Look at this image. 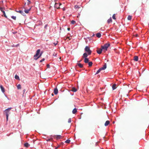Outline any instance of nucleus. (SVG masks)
Listing matches in <instances>:
<instances>
[{"instance_id": "obj_1", "label": "nucleus", "mask_w": 149, "mask_h": 149, "mask_svg": "<svg viewBox=\"0 0 149 149\" xmlns=\"http://www.w3.org/2000/svg\"><path fill=\"white\" fill-rule=\"evenodd\" d=\"M11 109L12 108L11 107L8 108V109H6L4 111V112L6 114L7 121H8V120L9 115L10 113V111Z\"/></svg>"}, {"instance_id": "obj_2", "label": "nucleus", "mask_w": 149, "mask_h": 149, "mask_svg": "<svg viewBox=\"0 0 149 149\" xmlns=\"http://www.w3.org/2000/svg\"><path fill=\"white\" fill-rule=\"evenodd\" d=\"M110 44L109 42L104 44L103 46H101V48L103 49H105L106 51L107 50L108 47L110 46Z\"/></svg>"}, {"instance_id": "obj_3", "label": "nucleus", "mask_w": 149, "mask_h": 149, "mask_svg": "<svg viewBox=\"0 0 149 149\" xmlns=\"http://www.w3.org/2000/svg\"><path fill=\"white\" fill-rule=\"evenodd\" d=\"M85 51L87 52L88 55L91 54L92 51L90 50V48L88 46H86L85 49Z\"/></svg>"}, {"instance_id": "obj_4", "label": "nucleus", "mask_w": 149, "mask_h": 149, "mask_svg": "<svg viewBox=\"0 0 149 149\" xmlns=\"http://www.w3.org/2000/svg\"><path fill=\"white\" fill-rule=\"evenodd\" d=\"M26 3H25V6L24 7V8L25 9L24 12L25 13L27 14V13H29V11L30 10L31 8V7L30 8H29L28 9H27V8L26 7Z\"/></svg>"}, {"instance_id": "obj_5", "label": "nucleus", "mask_w": 149, "mask_h": 149, "mask_svg": "<svg viewBox=\"0 0 149 149\" xmlns=\"http://www.w3.org/2000/svg\"><path fill=\"white\" fill-rule=\"evenodd\" d=\"M61 5V3H55V5H54V7L55 8L58 9L60 8V5Z\"/></svg>"}, {"instance_id": "obj_6", "label": "nucleus", "mask_w": 149, "mask_h": 149, "mask_svg": "<svg viewBox=\"0 0 149 149\" xmlns=\"http://www.w3.org/2000/svg\"><path fill=\"white\" fill-rule=\"evenodd\" d=\"M40 52V49H38L37 51L36 54L34 56V58H36V57L38 56Z\"/></svg>"}, {"instance_id": "obj_7", "label": "nucleus", "mask_w": 149, "mask_h": 149, "mask_svg": "<svg viewBox=\"0 0 149 149\" xmlns=\"http://www.w3.org/2000/svg\"><path fill=\"white\" fill-rule=\"evenodd\" d=\"M54 137L56 138L57 139H58L61 138L62 136L60 135H54Z\"/></svg>"}, {"instance_id": "obj_8", "label": "nucleus", "mask_w": 149, "mask_h": 149, "mask_svg": "<svg viewBox=\"0 0 149 149\" xmlns=\"http://www.w3.org/2000/svg\"><path fill=\"white\" fill-rule=\"evenodd\" d=\"M107 68V64L106 63H105L104 66L102 68H100V69L102 70H105Z\"/></svg>"}, {"instance_id": "obj_9", "label": "nucleus", "mask_w": 149, "mask_h": 149, "mask_svg": "<svg viewBox=\"0 0 149 149\" xmlns=\"http://www.w3.org/2000/svg\"><path fill=\"white\" fill-rule=\"evenodd\" d=\"M58 93V90L57 88H55L54 90V93L55 95H57Z\"/></svg>"}, {"instance_id": "obj_10", "label": "nucleus", "mask_w": 149, "mask_h": 149, "mask_svg": "<svg viewBox=\"0 0 149 149\" xmlns=\"http://www.w3.org/2000/svg\"><path fill=\"white\" fill-rule=\"evenodd\" d=\"M103 49H102V48H101V49H99L98 50H97V53L98 54H100L102 52V50Z\"/></svg>"}, {"instance_id": "obj_11", "label": "nucleus", "mask_w": 149, "mask_h": 149, "mask_svg": "<svg viewBox=\"0 0 149 149\" xmlns=\"http://www.w3.org/2000/svg\"><path fill=\"white\" fill-rule=\"evenodd\" d=\"M110 123V121L109 120H107L105 122V124H104V125L105 126H107V125H108Z\"/></svg>"}, {"instance_id": "obj_12", "label": "nucleus", "mask_w": 149, "mask_h": 149, "mask_svg": "<svg viewBox=\"0 0 149 149\" xmlns=\"http://www.w3.org/2000/svg\"><path fill=\"white\" fill-rule=\"evenodd\" d=\"M89 61V60L87 58H85L84 59V62L85 63H88Z\"/></svg>"}, {"instance_id": "obj_13", "label": "nucleus", "mask_w": 149, "mask_h": 149, "mask_svg": "<svg viewBox=\"0 0 149 149\" xmlns=\"http://www.w3.org/2000/svg\"><path fill=\"white\" fill-rule=\"evenodd\" d=\"M134 60L135 61H137L138 60V57L137 56H135L134 57Z\"/></svg>"}, {"instance_id": "obj_14", "label": "nucleus", "mask_w": 149, "mask_h": 149, "mask_svg": "<svg viewBox=\"0 0 149 149\" xmlns=\"http://www.w3.org/2000/svg\"><path fill=\"white\" fill-rule=\"evenodd\" d=\"M0 88H1V90L2 92L4 93L5 92V89L2 86V85L0 86Z\"/></svg>"}, {"instance_id": "obj_15", "label": "nucleus", "mask_w": 149, "mask_h": 149, "mask_svg": "<svg viewBox=\"0 0 149 149\" xmlns=\"http://www.w3.org/2000/svg\"><path fill=\"white\" fill-rule=\"evenodd\" d=\"M88 56V55L86 53H85L83 54V58H87V57Z\"/></svg>"}, {"instance_id": "obj_16", "label": "nucleus", "mask_w": 149, "mask_h": 149, "mask_svg": "<svg viewBox=\"0 0 149 149\" xmlns=\"http://www.w3.org/2000/svg\"><path fill=\"white\" fill-rule=\"evenodd\" d=\"M77 109L76 108H74L72 111V113L73 114H75L77 112Z\"/></svg>"}, {"instance_id": "obj_17", "label": "nucleus", "mask_w": 149, "mask_h": 149, "mask_svg": "<svg viewBox=\"0 0 149 149\" xmlns=\"http://www.w3.org/2000/svg\"><path fill=\"white\" fill-rule=\"evenodd\" d=\"M96 35L97 37L99 38L101 36V34L99 33H97Z\"/></svg>"}, {"instance_id": "obj_18", "label": "nucleus", "mask_w": 149, "mask_h": 149, "mask_svg": "<svg viewBox=\"0 0 149 149\" xmlns=\"http://www.w3.org/2000/svg\"><path fill=\"white\" fill-rule=\"evenodd\" d=\"M71 91L74 92H76L77 91V89L74 87L72 88Z\"/></svg>"}, {"instance_id": "obj_19", "label": "nucleus", "mask_w": 149, "mask_h": 149, "mask_svg": "<svg viewBox=\"0 0 149 149\" xmlns=\"http://www.w3.org/2000/svg\"><path fill=\"white\" fill-rule=\"evenodd\" d=\"M116 85L115 84H114L112 86V88L113 90H114L116 88Z\"/></svg>"}, {"instance_id": "obj_20", "label": "nucleus", "mask_w": 149, "mask_h": 149, "mask_svg": "<svg viewBox=\"0 0 149 149\" xmlns=\"http://www.w3.org/2000/svg\"><path fill=\"white\" fill-rule=\"evenodd\" d=\"M17 87L18 89H21V86L20 84H19L17 85Z\"/></svg>"}, {"instance_id": "obj_21", "label": "nucleus", "mask_w": 149, "mask_h": 149, "mask_svg": "<svg viewBox=\"0 0 149 149\" xmlns=\"http://www.w3.org/2000/svg\"><path fill=\"white\" fill-rule=\"evenodd\" d=\"M77 65L80 68H82L83 67V65L81 63H78L77 64Z\"/></svg>"}, {"instance_id": "obj_22", "label": "nucleus", "mask_w": 149, "mask_h": 149, "mask_svg": "<svg viewBox=\"0 0 149 149\" xmlns=\"http://www.w3.org/2000/svg\"><path fill=\"white\" fill-rule=\"evenodd\" d=\"M112 19L111 17H110L109 19L107 20V22L108 23H109L110 22H112Z\"/></svg>"}, {"instance_id": "obj_23", "label": "nucleus", "mask_w": 149, "mask_h": 149, "mask_svg": "<svg viewBox=\"0 0 149 149\" xmlns=\"http://www.w3.org/2000/svg\"><path fill=\"white\" fill-rule=\"evenodd\" d=\"M42 53L40 54V55L38 56L37 57V58H34V59L35 60H37L38 58H39L42 55Z\"/></svg>"}, {"instance_id": "obj_24", "label": "nucleus", "mask_w": 149, "mask_h": 149, "mask_svg": "<svg viewBox=\"0 0 149 149\" xmlns=\"http://www.w3.org/2000/svg\"><path fill=\"white\" fill-rule=\"evenodd\" d=\"M102 70L100 68L97 71V72L96 73V74H95V75H96L98 74L100 72V71Z\"/></svg>"}, {"instance_id": "obj_25", "label": "nucleus", "mask_w": 149, "mask_h": 149, "mask_svg": "<svg viewBox=\"0 0 149 149\" xmlns=\"http://www.w3.org/2000/svg\"><path fill=\"white\" fill-rule=\"evenodd\" d=\"M15 78L16 79H18L19 80V76H18V75H16L15 76Z\"/></svg>"}, {"instance_id": "obj_26", "label": "nucleus", "mask_w": 149, "mask_h": 149, "mask_svg": "<svg viewBox=\"0 0 149 149\" xmlns=\"http://www.w3.org/2000/svg\"><path fill=\"white\" fill-rule=\"evenodd\" d=\"M132 17L131 15H129L127 17V19L128 20H131L132 19Z\"/></svg>"}, {"instance_id": "obj_27", "label": "nucleus", "mask_w": 149, "mask_h": 149, "mask_svg": "<svg viewBox=\"0 0 149 149\" xmlns=\"http://www.w3.org/2000/svg\"><path fill=\"white\" fill-rule=\"evenodd\" d=\"M24 146L26 147H28L29 146V145L27 143H26L24 144Z\"/></svg>"}, {"instance_id": "obj_28", "label": "nucleus", "mask_w": 149, "mask_h": 149, "mask_svg": "<svg viewBox=\"0 0 149 149\" xmlns=\"http://www.w3.org/2000/svg\"><path fill=\"white\" fill-rule=\"evenodd\" d=\"M5 10V8H4L0 7V10L2 12H3Z\"/></svg>"}, {"instance_id": "obj_29", "label": "nucleus", "mask_w": 149, "mask_h": 149, "mask_svg": "<svg viewBox=\"0 0 149 149\" xmlns=\"http://www.w3.org/2000/svg\"><path fill=\"white\" fill-rule=\"evenodd\" d=\"M80 8V6H78V5H76L74 6V8L75 9H79Z\"/></svg>"}, {"instance_id": "obj_30", "label": "nucleus", "mask_w": 149, "mask_h": 149, "mask_svg": "<svg viewBox=\"0 0 149 149\" xmlns=\"http://www.w3.org/2000/svg\"><path fill=\"white\" fill-rule=\"evenodd\" d=\"M17 13H19L22 15L24 13L23 11L22 10H19L18 11H17Z\"/></svg>"}, {"instance_id": "obj_31", "label": "nucleus", "mask_w": 149, "mask_h": 149, "mask_svg": "<svg viewBox=\"0 0 149 149\" xmlns=\"http://www.w3.org/2000/svg\"><path fill=\"white\" fill-rule=\"evenodd\" d=\"M89 66L90 67L93 64V63L92 62H90L88 63Z\"/></svg>"}, {"instance_id": "obj_32", "label": "nucleus", "mask_w": 149, "mask_h": 149, "mask_svg": "<svg viewBox=\"0 0 149 149\" xmlns=\"http://www.w3.org/2000/svg\"><path fill=\"white\" fill-rule=\"evenodd\" d=\"M70 141V140L67 139L65 141V142L67 143H69Z\"/></svg>"}, {"instance_id": "obj_33", "label": "nucleus", "mask_w": 149, "mask_h": 149, "mask_svg": "<svg viewBox=\"0 0 149 149\" xmlns=\"http://www.w3.org/2000/svg\"><path fill=\"white\" fill-rule=\"evenodd\" d=\"M116 15L115 14H114L112 16V18L113 19L115 20L116 19V18L115 17Z\"/></svg>"}, {"instance_id": "obj_34", "label": "nucleus", "mask_w": 149, "mask_h": 149, "mask_svg": "<svg viewBox=\"0 0 149 149\" xmlns=\"http://www.w3.org/2000/svg\"><path fill=\"white\" fill-rule=\"evenodd\" d=\"M3 13V14L4 15V16L6 18H7V16H6V14H5V12L4 11V10L2 12Z\"/></svg>"}, {"instance_id": "obj_35", "label": "nucleus", "mask_w": 149, "mask_h": 149, "mask_svg": "<svg viewBox=\"0 0 149 149\" xmlns=\"http://www.w3.org/2000/svg\"><path fill=\"white\" fill-rule=\"evenodd\" d=\"M28 1V2L27 3V4L28 5H29V4H30L31 3V1L29 0H27Z\"/></svg>"}, {"instance_id": "obj_36", "label": "nucleus", "mask_w": 149, "mask_h": 149, "mask_svg": "<svg viewBox=\"0 0 149 149\" xmlns=\"http://www.w3.org/2000/svg\"><path fill=\"white\" fill-rule=\"evenodd\" d=\"M75 22V21L73 20H72L71 22V23L72 24H74Z\"/></svg>"}, {"instance_id": "obj_37", "label": "nucleus", "mask_w": 149, "mask_h": 149, "mask_svg": "<svg viewBox=\"0 0 149 149\" xmlns=\"http://www.w3.org/2000/svg\"><path fill=\"white\" fill-rule=\"evenodd\" d=\"M11 17L12 19H14L15 20L16 19V16H12Z\"/></svg>"}, {"instance_id": "obj_38", "label": "nucleus", "mask_w": 149, "mask_h": 149, "mask_svg": "<svg viewBox=\"0 0 149 149\" xmlns=\"http://www.w3.org/2000/svg\"><path fill=\"white\" fill-rule=\"evenodd\" d=\"M71 122V118H70L68 120V123H70Z\"/></svg>"}, {"instance_id": "obj_39", "label": "nucleus", "mask_w": 149, "mask_h": 149, "mask_svg": "<svg viewBox=\"0 0 149 149\" xmlns=\"http://www.w3.org/2000/svg\"><path fill=\"white\" fill-rule=\"evenodd\" d=\"M142 0L143 1V2L144 3H146V2H147V1H148V0Z\"/></svg>"}, {"instance_id": "obj_40", "label": "nucleus", "mask_w": 149, "mask_h": 149, "mask_svg": "<svg viewBox=\"0 0 149 149\" xmlns=\"http://www.w3.org/2000/svg\"><path fill=\"white\" fill-rule=\"evenodd\" d=\"M45 59L44 58H42L41 60L40 61V62H42L45 60Z\"/></svg>"}, {"instance_id": "obj_41", "label": "nucleus", "mask_w": 149, "mask_h": 149, "mask_svg": "<svg viewBox=\"0 0 149 149\" xmlns=\"http://www.w3.org/2000/svg\"><path fill=\"white\" fill-rule=\"evenodd\" d=\"M58 42V41H56V43L54 42V44L55 46H56V45L57 44Z\"/></svg>"}, {"instance_id": "obj_42", "label": "nucleus", "mask_w": 149, "mask_h": 149, "mask_svg": "<svg viewBox=\"0 0 149 149\" xmlns=\"http://www.w3.org/2000/svg\"><path fill=\"white\" fill-rule=\"evenodd\" d=\"M52 139H48L47 140V141H50Z\"/></svg>"}, {"instance_id": "obj_43", "label": "nucleus", "mask_w": 149, "mask_h": 149, "mask_svg": "<svg viewBox=\"0 0 149 149\" xmlns=\"http://www.w3.org/2000/svg\"><path fill=\"white\" fill-rule=\"evenodd\" d=\"M63 142H61V143L60 146L61 145H63Z\"/></svg>"}, {"instance_id": "obj_44", "label": "nucleus", "mask_w": 149, "mask_h": 149, "mask_svg": "<svg viewBox=\"0 0 149 149\" xmlns=\"http://www.w3.org/2000/svg\"><path fill=\"white\" fill-rule=\"evenodd\" d=\"M67 39H68L69 40H70V37H68L67 38Z\"/></svg>"}, {"instance_id": "obj_45", "label": "nucleus", "mask_w": 149, "mask_h": 149, "mask_svg": "<svg viewBox=\"0 0 149 149\" xmlns=\"http://www.w3.org/2000/svg\"><path fill=\"white\" fill-rule=\"evenodd\" d=\"M67 30L68 31H70V28H68V29H67Z\"/></svg>"}, {"instance_id": "obj_46", "label": "nucleus", "mask_w": 149, "mask_h": 149, "mask_svg": "<svg viewBox=\"0 0 149 149\" xmlns=\"http://www.w3.org/2000/svg\"><path fill=\"white\" fill-rule=\"evenodd\" d=\"M47 66L48 68H49V64H47Z\"/></svg>"}, {"instance_id": "obj_47", "label": "nucleus", "mask_w": 149, "mask_h": 149, "mask_svg": "<svg viewBox=\"0 0 149 149\" xmlns=\"http://www.w3.org/2000/svg\"><path fill=\"white\" fill-rule=\"evenodd\" d=\"M60 146L59 145L58 146H57L56 148V149L58 148Z\"/></svg>"}, {"instance_id": "obj_48", "label": "nucleus", "mask_w": 149, "mask_h": 149, "mask_svg": "<svg viewBox=\"0 0 149 149\" xmlns=\"http://www.w3.org/2000/svg\"><path fill=\"white\" fill-rule=\"evenodd\" d=\"M47 25H46L44 27L45 28H46V27H47Z\"/></svg>"}, {"instance_id": "obj_49", "label": "nucleus", "mask_w": 149, "mask_h": 149, "mask_svg": "<svg viewBox=\"0 0 149 149\" xmlns=\"http://www.w3.org/2000/svg\"><path fill=\"white\" fill-rule=\"evenodd\" d=\"M63 11H64L65 10V8H63Z\"/></svg>"}, {"instance_id": "obj_50", "label": "nucleus", "mask_w": 149, "mask_h": 149, "mask_svg": "<svg viewBox=\"0 0 149 149\" xmlns=\"http://www.w3.org/2000/svg\"><path fill=\"white\" fill-rule=\"evenodd\" d=\"M135 36L136 37H137V36H138V34H136L135 35Z\"/></svg>"}, {"instance_id": "obj_51", "label": "nucleus", "mask_w": 149, "mask_h": 149, "mask_svg": "<svg viewBox=\"0 0 149 149\" xmlns=\"http://www.w3.org/2000/svg\"><path fill=\"white\" fill-rule=\"evenodd\" d=\"M25 89H24V91H24V93L25 91Z\"/></svg>"}, {"instance_id": "obj_52", "label": "nucleus", "mask_w": 149, "mask_h": 149, "mask_svg": "<svg viewBox=\"0 0 149 149\" xmlns=\"http://www.w3.org/2000/svg\"><path fill=\"white\" fill-rule=\"evenodd\" d=\"M16 33V32H13V33L14 34H15V33Z\"/></svg>"}, {"instance_id": "obj_53", "label": "nucleus", "mask_w": 149, "mask_h": 149, "mask_svg": "<svg viewBox=\"0 0 149 149\" xmlns=\"http://www.w3.org/2000/svg\"><path fill=\"white\" fill-rule=\"evenodd\" d=\"M19 44H17V45H16V46H19Z\"/></svg>"}, {"instance_id": "obj_54", "label": "nucleus", "mask_w": 149, "mask_h": 149, "mask_svg": "<svg viewBox=\"0 0 149 149\" xmlns=\"http://www.w3.org/2000/svg\"><path fill=\"white\" fill-rule=\"evenodd\" d=\"M52 96L54 95V94L53 93L52 94Z\"/></svg>"}]
</instances>
